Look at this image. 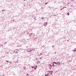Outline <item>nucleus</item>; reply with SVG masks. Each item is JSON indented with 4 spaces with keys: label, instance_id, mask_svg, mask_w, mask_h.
<instances>
[{
    "label": "nucleus",
    "instance_id": "nucleus-1",
    "mask_svg": "<svg viewBox=\"0 0 76 76\" xmlns=\"http://www.w3.org/2000/svg\"><path fill=\"white\" fill-rule=\"evenodd\" d=\"M49 75H52V73H53V72H52V71H49Z\"/></svg>",
    "mask_w": 76,
    "mask_h": 76
},
{
    "label": "nucleus",
    "instance_id": "nucleus-2",
    "mask_svg": "<svg viewBox=\"0 0 76 76\" xmlns=\"http://www.w3.org/2000/svg\"><path fill=\"white\" fill-rule=\"evenodd\" d=\"M54 64H57L56 63V62H53V65L52 66H54H54H54Z\"/></svg>",
    "mask_w": 76,
    "mask_h": 76
},
{
    "label": "nucleus",
    "instance_id": "nucleus-3",
    "mask_svg": "<svg viewBox=\"0 0 76 76\" xmlns=\"http://www.w3.org/2000/svg\"><path fill=\"white\" fill-rule=\"evenodd\" d=\"M37 64H39L40 63V62L39 61L37 62Z\"/></svg>",
    "mask_w": 76,
    "mask_h": 76
},
{
    "label": "nucleus",
    "instance_id": "nucleus-4",
    "mask_svg": "<svg viewBox=\"0 0 76 76\" xmlns=\"http://www.w3.org/2000/svg\"><path fill=\"white\" fill-rule=\"evenodd\" d=\"M17 53H18V52H15V54H17Z\"/></svg>",
    "mask_w": 76,
    "mask_h": 76
},
{
    "label": "nucleus",
    "instance_id": "nucleus-5",
    "mask_svg": "<svg viewBox=\"0 0 76 76\" xmlns=\"http://www.w3.org/2000/svg\"><path fill=\"white\" fill-rule=\"evenodd\" d=\"M67 15H69V13H67Z\"/></svg>",
    "mask_w": 76,
    "mask_h": 76
},
{
    "label": "nucleus",
    "instance_id": "nucleus-6",
    "mask_svg": "<svg viewBox=\"0 0 76 76\" xmlns=\"http://www.w3.org/2000/svg\"><path fill=\"white\" fill-rule=\"evenodd\" d=\"M48 2H47V3H46L45 4H47V3H48Z\"/></svg>",
    "mask_w": 76,
    "mask_h": 76
},
{
    "label": "nucleus",
    "instance_id": "nucleus-7",
    "mask_svg": "<svg viewBox=\"0 0 76 76\" xmlns=\"http://www.w3.org/2000/svg\"><path fill=\"white\" fill-rule=\"evenodd\" d=\"M4 10H2V12H3V11H4Z\"/></svg>",
    "mask_w": 76,
    "mask_h": 76
},
{
    "label": "nucleus",
    "instance_id": "nucleus-8",
    "mask_svg": "<svg viewBox=\"0 0 76 76\" xmlns=\"http://www.w3.org/2000/svg\"><path fill=\"white\" fill-rule=\"evenodd\" d=\"M31 67L32 68H34V67L33 66H32Z\"/></svg>",
    "mask_w": 76,
    "mask_h": 76
},
{
    "label": "nucleus",
    "instance_id": "nucleus-9",
    "mask_svg": "<svg viewBox=\"0 0 76 76\" xmlns=\"http://www.w3.org/2000/svg\"><path fill=\"white\" fill-rule=\"evenodd\" d=\"M45 76H48V75H46V74H45Z\"/></svg>",
    "mask_w": 76,
    "mask_h": 76
},
{
    "label": "nucleus",
    "instance_id": "nucleus-10",
    "mask_svg": "<svg viewBox=\"0 0 76 76\" xmlns=\"http://www.w3.org/2000/svg\"><path fill=\"white\" fill-rule=\"evenodd\" d=\"M46 25H47V23H46Z\"/></svg>",
    "mask_w": 76,
    "mask_h": 76
},
{
    "label": "nucleus",
    "instance_id": "nucleus-11",
    "mask_svg": "<svg viewBox=\"0 0 76 76\" xmlns=\"http://www.w3.org/2000/svg\"><path fill=\"white\" fill-rule=\"evenodd\" d=\"M7 61V62H9V61Z\"/></svg>",
    "mask_w": 76,
    "mask_h": 76
},
{
    "label": "nucleus",
    "instance_id": "nucleus-12",
    "mask_svg": "<svg viewBox=\"0 0 76 76\" xmlns=\"http://www.w3.org/2000/svg\"><path fill=\"white\" fill-rule=\"evenodd\" d=\"M34 69H35V70L36 69V68H34Z\"/></svg>",
    "mask_w": 76,
    "mask_h": 76
},
{
    "label": "nucleus",
    "instance_id": "nucleus-13",
    "mask_svg": "<svg viewBox=\"0 0 76 76\" xmlns=\"http://www.w3.org/2000/svg\"><path fill=\"white\" fill-rule=\"evenodd\" d=\"M42 19H44V18H42Z\"/></svg>",
    "mask_w": 76,
    "mask_h": 76
},
{
    "label": "nucleus",
    "instance_id": "nucleus-14",
    "mask_svg": "<svg viewBox=\"0 0 76 76\" xmlns=\"http://www.w3.org/2000/svg\"><path fill=\"white\" fill-rule=\"evenodd\" d=\"M57 64L58 63V62H57Z\"/></svg>",
    "mask_w": 76,
    "mask_h": 76
},
{
    "label": "nucleus",
    "instance_id": "nucleus-15",
    "mask_svg": "<svg viewBox=\"0 0 76 76\" xmlns=\"http://www.w3.org/2000/svg\"><path fill=\"white\" fill-rule=\"evenodd\" d=\"M62 9H61V10H62Z\"/></svg>",
    "mask_w": 76,
    "mask_h": 76
},
{
    "label": "nucleus",
    "instance_id": "nucleus-16",
    "mask_svg": "<svg viewBox=\"0 0 76 76\" xmlns=\"http://www.w3.org/2000/svg\"><path fill=\"white\" fill-rule=\"evenodd\" d=\"M24 0V1H25V0Z\"/></svg>",
    "mask_w": 76,
    "mask_h": 76
},
{
    "label": "nucleus",
    "instance_id": "nucleus-17",
    "mask_svg": "<svg viewBox=\"0 0 76 76\" xmlns=\"http://www.w3.org/2000/svg\"><path fill=\"white\" fill-rule=\"evenodd\" d=\"M53 47H54V46H53Z\"/></svg>",
    "mask_w": 76,
    "mask_h": 76
}]
</instances>
